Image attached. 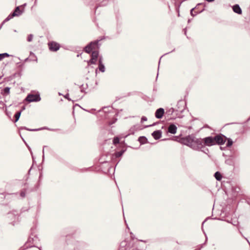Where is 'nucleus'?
Listing matches in <instances>:
<instances>
[{"label": "nucleus", "instance_id": "f257e3e1", "mask_svg": "<svg viewBox=\"0 0 250 250\" xmlns=\"http://www.w3.org/2000/svg\"><path fill=\"white\" fill-rule=\"evenodd\" d=\"M179 142L193 150H201V148L206 146H211L215 145L214 136H209L204 138H197L193 134L182 137Z\"/></svg>", "mask_w": 250, "mask_h": 250}, {"label": "nucleus", "instance_id": "f03ea898", "mask_svg": "<svg viewBox=\"0 0 250 250\" xmlns=\"http://www.w3.org/2000/svg\"><path fill=\"white\" fill-rule=\"evenodd\" d=\"M107 37L101 36L96 40H95V64L98 65V67L95 70L96 75L97 73V70L101 72H104L105 70V68L104 64L103 63V57L102 55L100 56L99 49L102 44V42Z\"/></svg>", "mask_w": 250, "mask_h": 250}, {"label": "nucleus", "instance_id": "7ed1b4c3", "mask_svg": "<svg viewBox=\"0 0 250 250\" xmlns=\"http://www.w3.org/2000/svg\"><path fill=\"white\" fill-rule=\"evenodd\" d=\"M106 156H102L99 160V162L96 165L95 164V171H99L103 173H107L111 167L110 165L109 161L105 160Z\"/></svg>", "mask_w": 250, "mask_h": 250}, {"label": "nucleus", "instance_id": "20e7f679", "mask_svg": "<svg viewBox=\"0 0 250 250\" xmlns=\"http://www.w3.org/2000/svg\"><path fill=\"white\" fill-rule=\"evenodd\" d=\"M95 115L98 118L100 117V120H103L104 119H109L111 116L109 114L112 113L114 114L113 109L111 106H104L102 109L96 110L94 109Z\"/></svg>", "mask_w": 250, "mask_h": 250}, {"label": "nucleus", "instance_id": "39448f33", "mask_svg": "<svg viewBox=\"0 0 250 250\" xmlns=\"http://www.w3.org/2000/svg\"><path fill=\"white\" fill-rule=\"evenodd\" d=\"M206 3L201 2L198 3L196 6L192 8L190 11V14L191 16L194 17L197 14L203 12L205 10Z\"/></svg>", "mask_w": 250, "mask_h": 250}, {"label": "nucleus", "instance_id": "423d86ee", "mask_svg": "<svg viewBox=\"0 0 250 250\" xmlns=\"http://www.w3.org/2000/svg\"><path fill=\"white\" fill-rule=\"evenodd\" d=\"M94 42H91L89 44L86 46L84 48V51L87 53H91V59L88 64L90 65L94 63Z\"/></svg>", "mask_w": 250, "mask_h": 250}, {"label": "nucleus", "instance_id": "0eeeda50", "mask_svg": "<svg viewBox=\"0 0 250 250\" xmlns=\"http://www.w3.org/2000/svg\"><path fill=\"white\" fill-rule=\"evenodd\" d=\"M214 139L215 145H218L219 146H221L225 143L226 141V139H228V138L224 135L220 133L215 136H214Z\"/></svg>", "mask_w": 250, "mask_h": 250}, {"label": "nucleus", "instance_id": "6e6552de", "mask_svg": "<svg viewBox=\"0 0 250 250\" xmlns=\"http://www.w3.org/2000/svg\"><path fill=\"white\" fill-rule=\"evenodd\" d=\"M24 11V6L21 5L18 6L15 9L14 12L8 16V17L5 19V21H8L14 17L19 16Z\"/></svg>", "mask_w": 250, "mask_h": 250}, {"label": "nucleus", "instance_id": "1a4fd4ad", "mask_svg": "<svg viewBox=\"0 0 250 250\" xmlns=\"http://www.w3.org/2000/svg\"><path fill=\"white\" fill-rule=\"evenodd\" d=\"M48 45L49 50L53 52L58 51L60 48V45L58 43L54 41L49 42Z\"/></svg>", "mask_w": 250, "mask_h": 250}, {"label": "nucleus", "instance_id": "9d476101", "mask_svg": "<svg viewBox=\"0 0 250 250\" xmlns=\"http://www.w3.org/2000/svg\"><path fill=\"white\" fill-rule=\"evenodd\" d=\"M109 0H95V13L99 7L104 6L108 4Z\"/></svg>", "mask_w": 250, "mask_h": 250}, {"label": "nucleus", "instance_id": "9b49d317", "mask_svg": "<svg viewBox=\"0 0 250 250\" xmlns=\"http://www.w3.org/2000/svg\"><path fill=\"white\" fill-rule=\"evenodd\" d=\"M26 100L29 102H38L41 100V98L38 94H29L26 97Z\"/></svg>", "mask_w": 250, "mask_h": 250}, {"label": "nucleus", "instance_id": "f8f14e48", "mask_svg": "<svg viewBox=\"0 0 250 250\" xmlns=\"http://www.w3.org/2000/svg\"><path fill=\"white\" fill-rule=\"evenodd\" d=\"M165 113V109L160 107L158 108L155 112V117L158 119H161Z\"/></svg>", "mask_w": 250, "mask_h": 250}, {"label": "nucleus", "instance_id": "ddd939ff", "mask_svg": "<svg viewBox=\"0 0 250 250\" xmlns=\"http://www.w3.org/2000/svg\"><path fill=\"white\" fill-rule=\"evenodd\" d=\"M139 125H136L132 126L129 129V133L125 136V137H127L129 134H134L135 131L142 129Z\"/></svg>", "mask_w": 250, "mask_h": 250}, {"label": "nucleus", "instance_id": "4468645a", "mask_svg": "<svg viewBox=\"0 0 250 250\" xmlns=\"http://www.w3.org/2000/svg\"><path fill=\"white\" fill-rule=\"evenodd\" d=\"M177 127L174 123H171L168 128L167 132L172 134L176 133Z\"/></svg>", "mask_w": 250, "mask_h": 250}, {"label": "nucleus", "instance_id": "2eb2a0df", "mask_svg": "<svg viewBox=\"0 0 250 250\" xmlns=\"http://www.w3.org/2000/svg\"><path fill=\"white\" fill-rule=\"evenodd\" d=\"M162 134V131L161 130H156L151 133V135L155 140H157L161 138Z\"/></svg>", "mask_w": 250, "mask_h": 250}, {"label": "nucleus", "instance_id": "dca6fc26", "mask_svg": "<svg viewBox=\"0 0 250 250\" xmlns=\"http://www.w3.org/2000/svg\"><path fill=\"white\" fill-rule=\"evenodd\" d=\"M232 9L233 11L237 14L241 15L242 13V9L240 7L239 5L238 4H235L233 5L232 6Z\"/></svg>", "mask_w": 250, "mask_h": 250}, {"label": "nucleus", "instance_id": "f3484780", "mask_svg": "<svg viewBox=\"0 0 250 250\" xmlns=\"http://www.w3.org/2000/svg\"><path fill=\"white\" fill-rule=\"evenodd\" d=\"M138 141L139 142L141 145H144L148 143V140L146 136H140L138 139Z\"/></svg>", "mask_w": 250, "mask_h": 250}, {"label": "nucleus", "instance_id": "a211bd4d", "mask_svg": "<svg viewBox=\"0 0 250 250\" xmlns=\"http://www.w3.org/2000/svg\"><path fill=\"white\" fill-rule=\"evenodd\" d=\"M214 177L216 179V180L218 181H220L222 179V174L220 171H216L214 174Z\"/></svg>", "mask_w": 250, "mask_h": 250}, {"label": "nucleus", "instance_id": "6ab92c4d", "mask_svg": "<svg viewBox=\"0 0 250 250\" xmlns=\"http://www.w3.org/2000/svg\"><path fill=\"white\" fill-rule=\"evenodd\" d=\"M185 104L184 102L182 100H179L178 103H177V109H176V111L177 112L178 111H179L180 112H183V111H184V108L183 109H180V106L182 105L183 104Z\"/></svg>", "mask_w": 250, "mask_h": 250}, {"label": "nucleus", "instance_id": "aec40b11", "mask_svg": "<svg viewBox=\"0 0 250 250\" xmlns=\"http://www.w3.org/2000/svg\"><path fill=\"white\" fill-rule=\"evenodd\" d=\"M125 151L126 149H122L121 150L119 151H116L114 153V155L116 158L120 157L124 154Z\"/></svg>", "mask_w": 250, "mask_h": 250}, {"label": "nucleus", "instance_id": "412c9836", "mask_svg": "<svg viewBox=\"0 0 250 250\" xmlns=\"http://www.w3.org/2000/svg\"><path fill=\"white\" fill-rule=\"evenodd\" d=\"M113 144L115 146L118 145L120 143V138L118 136H115L112 140Z\"/></svg>", "mask_w": 250, "mask_h": 250}, {"label": "nucleus", "instance_id": "4be33fe9", "mask_svg": "<svg viewBox=\"0 0 250 250\" xmlns=\"http://www.w3.org/2000/svg\"><path fill=\"white\" fill-rule=\"evenodd\" d=\"M226 140H227V143H226V146L229 147L233 145V141L230 138L226 139Z\"/></svg>", "mask_w": 250, "mask_h": 250}, {"label": "nucleus", "instance_id": "5701e85b", "mask_svg": "<svg viewBox=\"0 0 250 250\" xmlns=\"http://www.w3.org/2000/svg\"><path fill=\"white\" fill-rule=\"evenodd\" d=\"M175 111H176V109H175L173 107H171L169 108L168 110H167L166 113L168 115H171Z\"/></svg>", "mask_w": 250, "mask_h": 250}, {"label": "nucleus", "instance_id": "b1692460", "mask_svg": "<svg viewBox=\"0 0 250 250\" xmlns=\"http://www.w3.org/2000/svg\"><path fill=\"white\" fill-rule=\"evenodd\" d=\"M9 56H10V55L6 53L0 54V61H1L4 58H5L6 57H8Z\"/></svg>", "mask_w": 250, "mask_h": 250}, {"label": "nucleus", "instance_id": "393cba45", "mask_svg": "<svg viewBox=\"0 0 250 250\" xmlns=\"http://www.w3.org/2000/svg\"><path fill=\"white\" fill-rule=\"evenodd\" d=\"M182 2V1L180 2L178 4H176V5H175V7H176V11L178 13V17H180V11H179V8H180V6L181 4V3Z\"/></svg>", "mask_w": 250, "mask_h": 250}, {"label": "nucleus", "instance_id": "a878e982", "mask_svg": "<svg viewBox=\"0 0 250 250\" xmlns=\"http://www.w3.org/2000/svg\"><path fill=\"white\" fill-rule=\"evenodd\" d=\"M117 121V118L114 117L112 121H108V124L109 125H111L114 124Z\"/></svg>", "mask_w": 250, "mask_h": 250}, {"label": "nucleus", "instance_id": "bb28decb", "mask_svg": "<svg viewBox=\"0 0 250 250\" xmlns=\"http://www.w3.org/2000/svg\"><path fill=\"white\" fill-rule=\"evenodd\" d=\"M196 150L197 151H201L207 154H208V153L209 151L208 149V148H206L205 147L204 148H201V150Z\"/></svg>", "mask_w": 250, "mask_h": 250}, {"label": "nucleus", "instance_id": "cd10ccee", "mask_svg": "<svg viewBox=\"0 0 250 250\" xmlns=\"http://www.w3.org/2000/svg\"><path fill=\"white\" fill-rule=\"evenodd\" d=\"M21 116V112H18L16 113L15 115V122H17Z\"/></svg>", "mask_w": 250, "mask_h": 250}, {"label": "nucleus", "instance_id": "c85d7f7f", "mask_svg": "<svg viewBox=\"0 0 250 250\" xmlns=\"http://www.w3.org/2000/svg\"><path fill=\"white\" fill-rule=\"evenodd\" d=\"M156 125V123H153L151 125H145L144 126V128H148V127H151V126H153L155 125Z\"/></svg>", "mask_w": 250, "mask_h": 250}, {"label": "nucleus", "instance_id": "c756f323", "mask_svg": "<svg viewBox=\"0 0 250 250\" xmlns=\"http://www.w3.org/2000/svg\"><path fill=\"white\" fill-rule=\"evenodd\" d=\"M147 120V117L143 116L142 117V118L141 119V123H143L144 122L146 121Z\"/></svg>", "mask_w": 250, "mask_h": 250}, {"label": "nucleus", "instance_id": "7c9ffc66", "mask_svg": "<svg viewBox=\"0 0 250 250\" xmlns=\"http://www.w3.org/2000/svg\"><path fill=\"white\" fill-rule=\"evenodd\" d=\"M3 91L5 94H8L9 93L10 88L9 87H5Z\"/></svg>", "mask_w": 250, "mask_h": 250}, {"label": "nucleus", "instance_id": "2f4dec72", "mask_svg": "<svg viewBox=\"0 0 250 250\" xmlns=\"http://www.w3.org/2000/svg\"><path fill=\"white\" fill-rule=\"evenodd\" d=\"M33 39V35H29L27 37V41L28 42H31Z\"/></svg>", "mask_w": 250, "mask_h": 250}, {"label": "nucleus", "instance_id": "473e14b6", "mask_svg": "<svg viewBox=\"0 0 250 250\" xmlns=\"http://www.w3.org/2000/svg\"><path fill=\"white\" fill-rule=\"evenodd\" d=\"M239 222L237 220H235L234 221L232 222L231 224H232L234 226H236L238 225Z\"/></svg>", "mask_w": 250, "mask_h": 250}, {"label": "nucleus", "instance_id": "72a5a7b5", "mask_svg": "<svg viewBox=\"0 0 250 250\" xmlns=\"http://www.w3.org/2000/svg\"><path fill=\"white\" fill-rule=\"evenodd\" d=\"M174 50H175V48H174V49H173V50H172L171 51L169 52H167V53H165L164 55H163L162 56H161V57L160 58V60H159V62H160L161 59L162 57L163 56L166 55H167V54H169V53H171V52H172L174 51Z\"/></svg>", "mask_w": 250, "mask_h": 250}, {"label": "nucleus", "instance_id": "f704fd0d", "mask_svg": "<svg viewBox=\"0 0 250 250\" xmlns=\"http://www.w3.org/2000/svg\"><path fill=\"white\" fill-rule=\"evenodd\" d=\"M21 196H22V197H24L25 196V192H23V191H22V192H21Z\"/></svg>", "mask_w": 250, "mask_h": 250}, {"label": "nucleus", "instance_id": "c9c22d12", "mask_svg": "<svg viewBox=\"0 0 250 250\" xmlns=\"http://www.w3.org/2000/svg\"><path fill=\"white\" fill-rule=\"evenodd\" d=\"M138 240L139 241L142 242H144V243H146L147 242L146 240H142V239H138Z\"/></svg>", "mask_w": 250, "mask_h": 250}, {"label": "nucleus", "instance_id": "e433bc0d", "mask_svg": "<svg viewBox=\"0 0 250 250\" xmlns=\"http://www.w3.org/2000/svg\"><path fill=\"white\" fill-rule=\"evenodd\" d=\"M205 1H207L208 2H212L213 1H214L215 0H205Z\"/></svg>", "mask_w": 250, "mask_h": 250}, {"label": "nucleus", "instance_id": "4c0bfd02", "mask_svg": "<svg viewBox=\"0 0 250 250\" xmlns=\"http://www.w3.org/2000/svg\"><path fill=\"white\" fill-rule=\"evenodd\" d=\"M226 221H227L228 223H231H231H232V221H231V220H226Z\"/></svg>", "mask_w": 250, "mask_h": 250}, {"label": "nucleus", "instance_id": "58836bf2", "mask_svg": "<svg viewBox=\"0 0 250 250\" xmlns=\"http://www.w3.org/2000/svg\"><path fill=\"white\" fill-rule=\"evenodd\" d=\"M220 148L221 150H224L225 149V147H222L221 146H220Z\"/></svg>", "mask_w": 250, "mask_h": 250}, {"label": "nucleus", "instance_id": "ea45409f", "mask_svg": "<svg viewBox=\"0 0 250 250\" xmlns=\"http://www.w3.org/2000/svg\"><path fill=\"white\" fill-rule=\"evenodd\" d=\"M208 218H209V217H208V218H206V220H204V222H203V223H202V225H203V224H204V223L205 222V221H206Z\"/></svg>", "mask_w": 250, "mask_h": 250}, {"label": "nucleus", "instance_id": "a19ab883", "mask_svg": "<svg viewBox=\"0 0 250 250\" xmlns=\"http://www.w3.org/2000/svg\"><path fill=\"white\" fill-rule=\"evenodd\" d=\"M184 30L185 34L186 35V33H187L186 29H184Z\"/></svg>", "mask_w": 250, "mask_h": 250}, {"label": "nucleus", "instance_id": "79ce46f5", "mask_svg": "<svg viewBox=\"0 0 250 250\" xmlns=\"http://www.w3.org/2000/svg\"><path fill=\"white\" fill-rule=\"evenodd\" d=\"M250 117L248 119V120H247V122H248V121H250Z\"/></svg>", "mask_w": 250, "mask_h": 250}, {"label": "nucleus", "instance_id": "37998d69", "mask_svg": "<svg viewBox=\"0 0 250 250\" xmlns=\"http://www.w3.org/2000/svg\"><path fill=\"white\" fill-rule=\"evenodd\" d=\"M158 74H159V73H158H158H157V77H156V79H157V78H158Z\"/></svg>", "mask_w": 250, "mask_h": 250}, {"label": "nucleus", "instance_id": "c03bdc74", "mask_svg": "<svg viewBox=\"0 0 250 250\" xmlns=\"http://www.w3.org/2000/svg\"><path fill=\"white\" fill-rule=\"evenodd\" d=\"M117 115H118V113H116L115 114V115L114 116H117Z\"/></svg>", "mask_w": 250, "mask_h": 250}, {"label": "nucleus", "instance_id": "a18cd8bd", "mask_svg": "<svg viewBox=\"0 0 250 250\" xmlns=\"http://www.w3.org/2000/svg\"><path fill=\"white\" fill-rule=\"evenodd\" d=\"M190 21H191V20L189 19V20H188V22H189Z\"/></svg>", "mask_w": 250, "mask_h": 250}, {"label": "nucleus", "instance_id": "49530a36", "mask_svg": "<svg viewBox=\"0 0 250 250\" xmlns=\"http://www.w3.org/2000/svg\"><path fill=\"white\" fill-rule=\"evenodd\" d=\"M169 139H163V140H168Z\"/></svg>", "mask_w": 250, "mask_h": 250}, {"label": "nucleus", "instance_id": "de8ad7c7", "mask_svg": "<svg viewBox=\"0 0 250 250\" xmlns=\"http://www.w3.org/2000/svg\"><path fill=\"white\" fill-rule=\"evenodd\" d=\"M207 240H208V238H207V237L206 236V242L207 241Z\"/></svg>", "mask_w": 250, "mask_h": 250}]
</instances>
